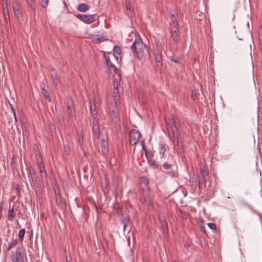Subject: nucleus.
<instances>
[{"instance_id": "f257e3e1", "label": "nucleus", "mask_w": 262, "mask_h": 262, "mask_svg": "<svg viewBox=\"0 0 262 262\" xmlns=\"http://www.w3.org/2000/svg\"><path fill=\"white\" fill-rule=\"evenodd\" d=\"M131 48L134 57L138 59L143 60L150 58L149 48L143 42L140 36L135 38Z\"/></svg>"}, {"instance_id": "f03ea898", "label": "nucleus", "mask_w": 262, "mask_h": 262, "mask_svg": "<svg viewBox=\"0 0 262 262\" xmlns=\"http://www.w3.org/2000/svg\"><path fill=\"white\" fill-rule=\"evenodd\" d=\"M171 17L172 20L169 23L170 32V37L177 43L179 41L180 38V33L178 28V17L177 14H172Z\"/></svg>"}, {"instance_id": "7ed1b4c3", "label": "nucleus", "mask_w": 262, "mask_h": 262, "mask_svg": "<svg viewBox=\"0 0 262 262\" xmlns=\"http://www.w3.org/2000/svg\"><path fill=\"white\" fill-rule=\"evenodd\" d=\"M165 121L168 137L173 144L174 145L176 133L173 127L176 128V126L177 124L181 125L180 123L176 121L173 114L171 116L170 118H165Z\"/></svg>"}, {"instance_id": "20e7f679", "label": "nucleus", "mask_w": 262, "mask_h": 262, "mask_svg": "<svg viewBox=\"0 0 262 262\" xmlns=\"http://www.w3.org/2000/svg\"><path fill=\"white\" fill-rule=\"evenodd\" d=\"M25 252L23 247H17L15 251H12L10 255L12 262H25Z\"/></svg>"}, {"instance_id": "39448f33", "label": "nucleus", "mask_w": 262, "mask_h": 262, "mask_svg": "<svg viewBox=\"0 0 262 262\" xmlns=\"http://www.w3.org/2000/svg\"><path fill=\"white\" fill-rule=\"evenodd\" d=\"M103 57L105 60V63L107 67V70L110 71L112 69H113L114 72L117 74L118 76L120 78L121 76V71L116 68L115 65L111 61L110 58V52H106L103 51Z\"/></svg>"}, {"instance_id": "423d86ee", "label": "nucleus", "mask_w": 262, "mask_h": 262, "mask_svg": "<svg viewBox=\"0 0 262 262\" xmlns=\"http://www.w3.org/2000/svg\"><path fill=\"white\" fill-rule=\"evenodd\" d=\"M28 177L31 180L34 186L38 187L40 185V180L38 177L37 172L35 168L31 166L28 169Z\"/></svg>"}, {"instance_id": "0eeeda50", "label": "nucleus", "mask_w": 262, "mask_h": 262, "mask_svg": "<svg viewBox=\"0 0 262 262\" xmlns=\"http://www.w3.org/2000/svg\"><path fill=\"white\" fill-rule=\"evenodd\" d=\"M76 17L78 18L79 20L82 21L83 23L85 24H91L99 18V16L97 15H85V14H77L76 15Z\"/></svg>"}, {"instance_id": "6e6552de", "label": "nucleus", "mask_w": 262, "mask_h": 262, "mask_svg": "<svg viewBox=\"0 0 262 262\" xmlns=\"http://www.w3.org/2000/svg\"><path fill=\"white\" fill-rule=\"evenodd\" d=\"M129 137V144L132 146H135L138 143L141 137V134L139 130L132 129L130 131Z\"/></svg>"}, {"instance_id": "1a4fd4ad", "label": "nucleus", "mask_w": 262, "mask_h": 262, "mask_svg": "<svg viewBox=\"0 0 262 262\" xmlns=\"http://www.w3.org/2000/svg\"><path fill=\"white\" fill-rule=\"evenodd\" d=\"M118 107H116L114 105V108L112 109L110 107V115L111 117L112 120L113 121L114 124L117 125L120 123V118L118 115V111L117 110Z\"/></svg>"}, {"instance_id": "9d476101", "label": "nucleus", "mask_w": 262, "mask_h": 262, "mask_svg": "<svg viewBox=\"0 0 262 262\" xmlns=\"http://www.w3.org/2000/svg\"><path fill=\"white\" fill-rule=\"evenodd\" d=\"M41 180L43 184L47 183V174L44 163H38L37 164Z\"/></svg>"}, {"instance_id": "9b49d317", "label": "nucleus", "mask_w": 262, "mask_h": 262, "mask_svg": "<svg viewBox=\"0 0 262 262\" xmlns=\"http://www.w3.org/2000/svg\"><path fill=\"white\" fill-rule=\"evenodd\" d=\"M125 10L126 15L130 18H133L135 16L134 8L132 7V3L129 0L125 1Z\"/></svg>"}, {"instance_id": "f8f14e48", "label": "nucleus", "mask_w": 262, "mask_h": 262, "mask_svg": "<svg viewBox=\"0 0 262 262\" xmlns=\"http://www.w3.org/2000/svg\"><path fill=\"white\" fill-rule=\"evenodd\" d=\"M66 105L68 114L70 116H73L75 115V108L74 106V102L71 98H67L66 99Z\"/></svg>"}, {"instance_id": "ddd939ff", "label": "nucleus", "mask_w": 262, "mask_h": 262, "mask_svg": "<svg viewBox=\"0 0 262 262\" xmlns=\"http://www.w3.org/2000/svg\"><path fill=\"white\" fill-rule=\"evenodd\" d=\"M143 199L144 200V203L147 205L148 209L150 210L153 209V199L151 198V196L149 195V193L148 191H145L143 192Z\"/></svg>"}, {"instance_id": "4468645a", "label": "nucleus", "mask_w": 262, "mask_h": 262, "mask_svg": "<svg viewBox=\"0 0 262 262\" xmlns=\"http://www.w3.org/2000/svg\"><path fill=\"white\" fill-rule=\"evenodd\" d=\"M12 7L14 11L15 16L18 19L23 17V12L20 10V6L17 2H13L12 4Z\"/></svg>"}, {"instance_id": "2eb2a0df", "label": "nucleus", "mask_w": 262, "mask_h": 262, "mask_svg": "<svg viewBox=\"0 0 262 262\" xmlns=\"http://www.w3.org/2000/svg\"><path fill=\"white\" fill-rule=\"evenodd\" d=\"M113 97L114 98V105L116 107H118L120 104V92L118 88V85L114 86V90L113 92Z\"/></svg>"}, {"instance_id": "dca6fc26", "label": "nucleus", "mask_w": 262, "mask_h": 262, "mask_svg": "<svg viewBox=\"0 0 262 262\" xmlns=\"http://www.w3.org/2000/svg\"><path fill=\"white\" fill-rule=\"evenodd\" d=\"M2 6L3 8L4 21L6 23L8 24V22L10 21V17L8 7V4L7 3L4 2V4H2Z\"/></svg>"}, {"instance_id": "f3484780", "label": "nucleus", "mask_w": 262, "mask_h": 262, "mask_svg": "<svg viewBox=\"0 0 262 262\" xmlns=\"http://www.w3.org/2000/svg\"><path fill=\"white\" fill-rule=\"evenodd\" d=\"M113 187L114 189V194L116 198L121 192V189L120 187V183L118 178L114 179L113 182Z\"/></svg>"}, {"instance_id": "a211bd4d", "label": "nucleus", "mask_w": 262, "mask_h": 262, "mask_svg": "<svg viewBox=\"0 0 262 262\" xmlns=\"http://www.w3.org/2000/svg\"><path fill=\"white\" fill-rule=\"evenodd\" d=\"M92 127L93 134L98 139L100 138V126L99 121L92 122Z\"/></svg>"}, {"instance_id": "6ab92c4d", "label": "nucleus", "mask_w": 262, "mask_h": 262, "mask_svg": "<svg viewBox=\"0 0 262 262\" xmlns=\"http://www.w3.org/2000/svg\"><path fill=\"white\" fill-rule=\"evenodd\" d=\"M155 56L157 63L156 67L158 69L161 70L163 67L162 54L160 52H158L155 53Z\"/></svg>"}, {"instance_id": "aec40b11", "label": "nucleus", "mask_w": 262, "mask_h": 262, "mask_svg": "<svg viewBox=\"0 0 262 262\" xmlns=\"http://www.w3.org/2000/svg\"><path fill=\"white\" fill-rule=\"evenodd\" d=\"M50 74L54 85L55 86H57L58 85V74L56 70L53 68H52L50 69Z\"/></svg>"}, {"instance_id": "412c9836", "label": "nucleus", "mask_w": 262, "mask_h": 262, "mask_svg": "<svg viewBox=\"0 0 262 262\" xmlns=\"http://www.w3.org/2000/svg\"><path fill=\"white\" fill-rule=\"evenodd\" d=\"M121 50L119 46H115L113 48V54L116 60L119 62L121 60Z\"/></svg>"}, {"instance_id": "4be33fe9", "label": "nucleus", "mask_w": 262, "mask_h": 262, "mask_svg": "<svg viewBox=\"0 0 262 262\" xmlns=\"http://www.w3.org/2000/svg\"><path fill=\"white\" fill-rule=\"evenodd\" d=\"M54 192L55 196L56 203L58 206L62 205V202L61 198V195L59 192V188L57 186L54 187Z\"/></svg>"}, {"instance_id": "5701e85b", "label": "nucleus", "mask_w": 262, "mask_h": 262, "mask_svg": "<svg viewBox=\"0 0 262 262\" xmlns=\"http://www.w3.org/2000/svg\"><path fill=\"white\" fill-rule=\"evenodd\" d=\"M101 186L105 195L109 193L110 184L106 179H104L101 181Z\"/></svg>"}, {"instance_id": "b1692460", "label": "nucleus", "mask_w": 262, "mask_h": 262, "mask_svg": "<svg viewBox=\"0 0 262 262\" xmlns=\"http://www.w3.org/2000/svg\"><path fill=\"white\" fill-rule=\"evenodd\" d=\"M92 38V41L93 43H100L104 41L108 40V38H106L105 37L103 36H100L99 35L97 36H94L93 35V37Z\"/></svg>"}, {"instance_id": "393cba45", "label": "nucleus", "mask_w": 262, "mask_h": 262, "mask_svg": "<svg viewBox=\"0 0 262 262\" xmlns=\"http://www.w3.org/2000/svg\"><path fill=\"white\" fill-rule=\"evenodd\" d=\"M121 224L123 226V230L125 231L127 225L130 222V216L128 214L122 215Z\"/></svg>"}, {"instance_id": "a878e982", "label": "nucleus", "mask_w": 262, "mask_h": 262, "mask_svg": "<svg viewBox=\"0 0 262 262\" xmlns=\"http://www.w3.org/2000/svg\"><path fill=\"white\" fill-rule=\"evenodd\" d=\"M28 6L29 7L30 9L32 12L34 16H35L36 8L34 0H26Z\"/></svg>"}, {"instance_id": "bb28decb", "label": "nucleus", "mask_w": 262, "mask_h": 262, "mask_svg": "<svg viewBox=\"0 0 262 262\" xmlns=\"http://www.w3.org/2000/svg\"><path fill=\"white\" fill-rule=\"evenodd\" d=\"M90 8L89 5L85 3L80 4L77 7V10L79 12H85Z\"/></svg>"}, {"instance_id": "cd10ccee", "label": "nucleus", "mask_w": 262, "mask_h": 262, "mask_svg": "<svg viewBox=\"0 0 262 262\" xmlns=\"http://www.w3.org/2000/svg\"><path fill=\"white\" fill-rule=\"evenodd\" d=\"M9 114H10V113L9 112H6L5 113V115L6 116V119L5 120V122H7L9 124V125L11 127V128L13 127V124H12V123L13 122H14V118H15V117H11V116H9Z\"/></svg>"}, {"instance_id": "c85d7f7f", "label": "nucleus", "mask_w": 262, "mask_h": 262, "mask_svg": "<svg viewBox=\"0 0 262 262\" xmlns=\"http://www.w3.org/2000/svg\"><path fill=\"white\" fill-rule=\"evenodd\" d=\"M18 241L17 238L12 239L10 242L8 243V247L6 249V251L8 252L10 251L14 247L18 245Z\"/></svg>"}, {"instance_id": "c756f323", "label": "nucleus", "mask_w": 262, "mask_h": 262, "mask_svg": "<svg viewBox=\"0 0 262 262\" xmlns=\"http://www.w3.org/2000/svg\"><path fill=\"white\" fill-rule=\"evenodd\" d=\"M177 138V145L179 149L183 150L184 140L182 137H178Z\"/></svg>"}, {"instance_id": "7c9ffc66", "label": "nucleus", "mask_w": 262, "mask_h": 262, "mask_svg": "<svg viewBox=\"0 0 262 262\" xmlns=\"http://www.w3.org/2000/svg\"><path fill=\"white\" fill-rule=\"evenodd\" d=\"M147 160L148 164L154 169H157L159 167V163L153 158L149 159Z\"/></svg>"}, {"instance_id": "2f4dec72", "label": "nucleus", "mask_w": 262, "mask_h": 262, "mask_svg": "<svg viewBox=\"0 0 262 262\" xmlns=\"http://www.w3.org/2000/svg\"><path fill=\"white\" fill-rule=\"evenodd\" d=\"M9 104H10V107L11 108V110L9 112V113H10V114H9V116H11V117H13V116L15 117L14 124L17 125V118H16V116L15 110H14L12 104H11L10 103Z\"/></svg>"}, {"instance_id": "473e14b6", "label": "nucleus", "mask_w": 262, "mask_h": 262, "mask_svg": "<svg viewBox=\"0 0 262 262\" xmlns=\"http://www.w3.org/2000/svg\"><path fill=\"white\" fill-rule=\"evenodd\" d=\"M206 179H201L199 178V189L202 191L203 189H205L206 187Z\"/></svg>"}, {"instance_id": "72a5a7b5", "label": "nucleus", "mask_w": 262, "mask_h": 262, "mask_svg": "<svg viewBox=\"0 0 262 262\" xmlns=\"http://www.w3.org/2000/svg\"><path fill=\"white\" fill-rule=\"evenodd\" d=\"M41 93L43 96L49 101L51 102V99L48 91L43 87H41Z\"/></svg>"}, {"instance_id": "f704fd0d", "label": "nucleus", "mask_w": 262, "mask_h": 262, "mask_svg": "<svg viewBox=\"0 0 262 262\" xmlns=\"http://www.w3.org/2000/svg\"><path fill=\"white\" fill-rule=\"evenodd\" d=\"M173 164L169 161H166L164 162L163 164L164 169L166 171L170 170Z\"/></svg>"}, {"instance_id": "c9c22d12", "label": "nucleus", "mask_w": 262, "mask_h": 262, "mask_svg": "<svg viewBox=\"0 0 262 262\" xmlns=\"http://www.w3.org/2000/svg\"><path fill=\"white\" fill-rule=\"evenodd\" d=\"M159 150L161 158H163L166 150L165 145L164 144H160L159 147Z\"/></svg>"}, {"instance_id": "e433bc0d", "label": "nucleus", "mask_w": 262, "mask_h": 262, "mask_svg": "<svg viewBox=\"0 0 262 262\" xmlns=\"http://www.w3.org/2000/svg\"><path fill=\"white\" fill-rule=\"evenodd\" d=\"M35 157L37 164H38V163H43L40 153L39 151H35Z\"/></svg>"}, {"instance_id": "4c0bfd02", "label": "nucleus", "mask_w": 262, "mask_h": 262, "mask_svg": "<svg viewBox=\"0 0 262 262\" xmlns=\"http://www.w3.org/2000/svg\"><path fill=\"white\" fill-rule=\"evenodd\" d=\"M140 183L141 184L148 186L149 185V180L146 177H141L140 178Z\"/></svg>"}, {"instance_id": "58836bf2", "label": "nucleus", "mask_w": 262, "mask_h": 262, "mask_svg": "<svg viewBox=\"0 0 262 262\" xmlns=\"http://www.w3.org/2000/svg\"><path fill=\"white\" fill-rule=\"evenodd\" d=\"M25 234V229H21L19 231L18 236V239L20 242H22L23 241Z\"/></svg>"}, {"instance_id": "ea45409f", "label": "nucleus", "mask_w": 262, "mask_h": 262, "mask_svg": "<svg viewBox=\"0 0 262 262\" xmlns=\"http://www.w3.org/2000/svg\"><path fill=\"white\" fill-rule=\"evenodd\" d=\"M77 134L78 136V139H79V142L81 144H83V132L82 130H76Z\"/></svg>"}, {"instance_id": "a19ab883", "label": "nucleus", "mask_w": 262, "mask_h": 262, "mask_svg": "<svg viewBox=\"0 0 262 262\" xmlns=\"http://www.w3.org/2000/svg\"><path fill=\"white\" fill-rule=\"evenodd\" d=\"M201 176L200 178L201 179H207V177H208V172L205 168L201 169Z\"/></svg>"}, {"instance_id": "79ce46f5", "label": "nucleus", "mask_w": 262, "mask_h": 262, "mask_svg": "<svg viewBox=\"0 0 262 262\" xmlns=\"http://www.w3.org/2000/svg\"><path fill=\"white\" fill-rule=\"evenodd\" d=\"M91 118H92V122H96V121H99L97 116V111H93V112L91 113ZM91 122V120H90Z\"/></svg>"}, {"instance_id": "37998d69", "label": "nucleus", "mask_w": 262, "mask_h": 262, "mask_svg": "<svg viewBox=\"0 0 262 262\" xmlns=\"http://www.w3.org/2000/svg\"><path fill=\"white\" fill-rule=\"evenodd\" d=\"M13 211V208H12L11 209H9L8 210V219L10 221H13L14 219Z\"/></svg>"}, {"instance_id": "c03bdc74", "label": "nucleus", "mask_w": 262, "mask_h": 262, "mask_svg": "<svg viewBox=\"0 0 262 262\" xmlns=\"http://www.w3.org/2000/svg\"><path fill=\"white\" fill-rule=\"evenodd\" d=\"M176 137H181V125L177 124L176 126Z\"/></svg>"}, {"instance_id": "a18cd8bd", "label": "nucleus", "mask_w": 262, "mask_h": 262, "mask_svg": "<svg viewBox=\"0 0 262 262\" xmlns=\"http://www.w3.org/2000/svg\"><path fill=\"white\" fill-rule=\"evenodd\" d=\"M145 155L147 160L154 158V152L152 151H145Z\"/></svg>"}, {"instance_id": "49530a36", "label": "nucleus", "mask_w": 262, "mask_h": 262, "mask_svg": "<svg viewBox=\"0 0 262 262\" xmlns=\"http://www.w3.org/2000/svg\"><path fill=\"white\" fill-rule=\"evenodd\" d=\"M168 58L171 61L175 63H179L181 59L180 57L174 58L172 56H169Z\"/></svg>"}, {"instance_id": "de8ad7c7", "label": "nucleus", "mask_w": 262, "mask_h": 262, "mask_svg": "<svg viewBox=\"0 0 262 262\" xmlns=\"http://www.w3.org/2000/svg\"><path fill=\"white\" fill-rule=\"evenodd\" d=\"M49 129L52 132H55L56 131V127L54 123L51 122L49 124Z\"/></svg>"}, {"instance_id": "09e8293b", "label": "nucleus", "mask_w": 262, "mask_h": 262, "mask_svg": "<svg viewBox=\"0 0 262 262\" xmlns=\"http://www.w3.org/2000/svg\"><path fill=\"white\" fill-rule=\"evenodd\" d=\"M40 3L42 7L45 8L48 6L49 0H41Z\"/></svg>"}, {"instance_id": "8fccbe9b", "label": "nucleus", "mask_w": 262, "mask_h": 262, "mask_svg": "<svg viewBox=\"0 0 262 262\" xmlns=\"http://www.w3.org/2000/svg\"><path fill=\"white\" fill-rule=\"evenodd\" d=\"M208 226L212 230H215L216 228V226L215 224L213 223H208Z\"/></svg>"}, {"instance_id": "3c124183", "label": "nucleus", "mask_w": 262, "mask_h": 262, "mask_svg": "<svg viewBox=\"0 0 262 262\" xmlns=\"http://www.w3.org/2000/svg\"><path fill=\"white\" fill-rule=\"evenodd\" d=\"M141 144H142V149L143 150H144V152H145V151H147L148 150L147 149V148H146V146L145 145V143H144V140H142L141 141Z\"/></svg>"}, {"instance_id": "603ef678", "label": "nucleus", "mask_w": 262, "mask_h": 262, "mask_svg": "<svg viewBox=\"0 0 262 262\" xmlns=\"http://www.w3.org/2000/svg\"><path fill=\"white\" fill-rule=\"evenodd\" d=\"M90 111H91V113L93 112V111H96V106H95V104H94L93 106L92 105V104H91V105H90Z\"/></svg>"}, {"instance_id": "864d4df0", "label": "nucleus", "mask_w": 262, "mask_h": 262, "mask_svg": "<svg viewBox=\"0 0 262 262\" xmlns=\"http://www.w3.org/2000/svg\"><path fill=\"white\" fill-rule=\"evenodd\" d=\"M196 97V94L194 93H192L191 94V98L193 100H195Z\"/></svg>"}, {"instance_id": "5fc2aeb1", "label": "nucleus", "mask_w": 262, "mask_h": 262, "mask_svg": "<svg viewBox=\"0 0 262 262\" xmlns=\"http://www.w3.org/2000/svg\"><path fill=\"white\" fill-rule=\"evenodd\" d=\"M16 193H17V194L18 195H20V190L19 189V187H17L16 188Z\"/></svg>"}, {"instance_id": "6e6d98bb", "label": "nucleus", "mask_w": 262, "mask_h": 262, "mask_svg": "<svg viewBox=\"0 0 262 262\" xmlns=\"http://www.w3.org/2000/svg\"><path fill=\"white\" fill-rule=\"evenodd\" d=\"M2 1V4H4V3H7V0H1Z\"/></svg>"}, {"instance_id": "4d7b16f0", "label": "nucleus", "mask_w": 262, "mask_h": 262, "mask_svg": "<svg viewBox=\"0 0 262 262\" xmlns=\"http://www.w3.org/2000/svg\"><path fill=\"white\" fill-rule=\"evenodd\" d=\"M2 244V239L0 238V247H1Z\"/></svg>"}, {"instance_id": "13d9d810", "label": "nucleus", "mask_w": 262, "mask_h": 262, "mask_svg": "<svg viewBox=\"0 0 262 262\" xmlns=\"http://www.w3.org/2000/svg\"><path fill=\"white\" fill-rule=\"evenodd\" d=\"M172 262H177L176 260H173Z\"/></svg>"}]
</instances>
